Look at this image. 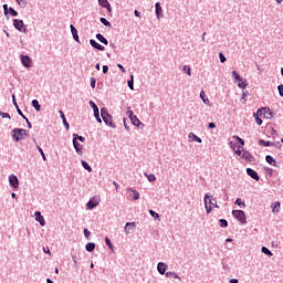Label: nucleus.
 <instances>
[{"label": "nucleus", "instance_id": "a18cd8bd", "mask_svg": "<svg viewBox=\"0 0 283 283\" xmlns=\"http://www.w3.org/2000/svg\"><path fill=\"white\" fill-rule=\"evenodd\" d=\"M149 216H151V218H154L155 220H160V214H158L156 211L154 210H148Z\"/></svg>", "mask_w": 283, "mask_h": 283}, {"label": "nucleus", "instance_id": "6e6d98bb", "mask_svg": "<svg viewBox=\"0 0 283 283\" xmlns=\"http://www.w3.org/2000/svg\"><path fill=\"white\" fill-rule=\"evenodd\" d=\"M11 98L15 109H19V103H17V95L12 94Z\"/></svg>", "mask_w": 283, "mask_h": 283}, {"label": "nucleus", "instance_id": "20e7f679", "mask_svg": "<svg viewBox=\"0 0 283 283\" xmlns=\"http://www.w3.org/2000/svg\"><path fill=\"white\" fill-rule=\"evenodd\" d=\"M13 27L18 32H24V34L28 32V28H25V23H23V20L14 19L13 20Z\"/></svg>", "mask_w": 283, "mask_h": 283}, {"label": "nucleus", "instance_id": "e2e57ef3", "mask_svg": "<svg viewBox=\"0 0 283 283\" xmlns=\"http://www.w3.org/2000/svg\"><path fill=\"white\" fill-rule=\"evenodd\" d=\"M72 261L75 269H78V262L76 261V255H72Z\"/></svg>", "mask_w": 283, "mask_h": 283}, {"label": "nucleus", "instance_id": "f3484780", "mask_svg": "<svg viewBox=\"0 0 283 283\" xmlns=\"http://www.w3.org/2000/svg\"><path fill=\"white\" fill-rule=\"evenodd\" d=\"M90 45L94 48L95 50H98L99 52H103L105 50V46H103L101 43L96 42V40L91 39L90 40Z\"/></svg>", "mask_w": 283, "mask_h": 283}, {"label": "nucleus", "instance_id": "5701e85b", "mask_svg": "<svg viewBox=\"0 0 283 283\" xmlns=\"http://www.w3.org/2000/svg\"><path fill=\"white\" fill-rule=\"evenodd\" d=\"M60 118L62 119V123L65 127V129H70V123H67V118L65 117V113L63 111H59Z\"/></svg>", "mask_w": 283, "mask_h": 283}, {"label": "nucleus", "instance_id": "13d9d810", "mask_svg": "<svg viewBox=\"0 0 283 283\" xmlns=\"http://www.w3.org/2000/svg\"><path fill=\"white\" fill-rule=\"evenodd\" d=\"M92 235V232H90V230L87 228L84 229V237L86 238V240H90Z\"/></svg>", "mask_w": 283, "mask_h": 283}, {"label": "nucleus", "instance_id": "69168bd1", "mask_svg": "<svg viewBox=\"0 0 283 283\" xmlns=\"http://www.w3.org/2000/svg\"><path fill=\"white\" fill-rule=\"evenodd\" d=\"M118 70H120V72H123V74H125V72H127V70H125V66H123V64H117Z\"/></svg>", "mask_w": 283, "mask_h": 283}, {"label": "nucleus", "instance_id": "09e8293b", "mask_svg": "<svg viewBox=\"0 0 283 283\" xmlns=\"http://www.w3.org/2000/svg\"><path fill=\"white\" fill-rule=\"evenodd\" d=\"M129 90L134 91V74L130 75V78L127 82Z\"/></svg>", "mask_w": 283, "mask_h": 283}, {"label": "nucleus", "instance_id": "1a4fd4ad", "mask_svg": "<svg viewBox=\"0 0 283 283\" xmlns=\"http://www.w3.org/2000/svg\"><path fill=\"white\" fill-rule=\"evenodd\" d=\"M241 158H243V160H247V163H255V157H253V155H251L249 150H243Z\"/></svg>", "mask_w": 283, "mask_h": 283}, {"label": "nucleus", "instance_id": "4468645a", "mask_svg": "<svg viewBox=\"0 0 283 283\" xmlns=\"http://www.w3.org/2000/svg\"><path fill=\"white\" fill-rule=\"evenodd\" d=\"M247 174L252 178V180H255L256 182L260 181V175L254 169L247 168Z\"/></svg>", "mask_w": 283, "mask_h": 283}, {"label": "nucleus", "instance_id": "79ce46f5", "mask_svg": "<svg viewBox=\"0 0 283 283\" xmlns=\"http://www.w3.org/2000/svg\"><path fill=\"white\" fill-rule=\"evenodd\" d=\"M99 21L103 25H105V28H112V22H109L107 19L101 18Z\"/></svg>", "mask_w": 283, "mask_h": 283}, {"label": "nucleus", "instance_id": "6e6552de", "mask_svg": "<svg viewBox=\"0 0 283 283\" xmlns=\"http://www.w3.org/2000/svg\"><path fill=\"white\" fill-rule=\"evenodd\" d=\"M98 205H99L98 199H95L94 197H92L86 203V209H88V211H92V209H95V207H98Z\"/></svg>", "mask_w": 283, "mask_h": 283}, {"label": "nucleus", "instance_id": "aec40b11", "mask_svg": "<svg viewBox=\"0 0 283 283\" xmlns=\"http://www.w3.org/2000/svg\"><path fill=\"white\" fill-rule=\"evenodd\" d=\"M98 4L102 8H105L107 10V12H112V4H109L108 0H98Z\"/></svg>", "mask_w": 283, "mask_h": 283}, {"label": "nucleus", "instance_id": "f257e3e1", "mask_svg": "<svg viewBox=\"0 0 283 283\" xmlns=\"http://www.w3.org/2000/svg\"><path fill=\"white\" fill-rule=\"evenodd\" d=\"M101 117L102 120L107 125V127H111L112 129H116V123H114V116L109 115V111H107V107L101 108Z\"/></svg>", "mask_w": 283, "mask_h": 283}, {"label": "nucleus", "instance_id": "7c9ffc66", "mask_svg": "<svg viewBox=\"0 0 283 283\" xmlns=\"http://www.w3.org/2000/svg\"><path fill=\"white\" fill-rule=\"evenodd\" d=\"M259 145H261V147H273V143L272 142H266L264 139H259Z\"/></svg>", "mask_w": 283, "mask_h": 283}, {"label": "nucleus", "instance_id": "f03ea898", "mask_svg": "<svg viewBox=\"0 0 283 283\" xmlns=\"http://www.w3.org/2000/svg\"><path fill=\"white\" fill-rule=\"evenodd\" d=\"M12 134V138L15 140V143H19L21 140H23V138H25V136H28V130L24 128H13L11 130Z\"/></svg>", "mask_w": 283, "mask_h": 283}, {"label": "nucleus", "instance_id": "4d7b16f0", "mask_svg": "<svg viewBox=\"0 0 283 283\" xmlns=\"http://www.w3.org/2000/svg\"><path fill=\"white\" fill-rule=\"evenodd\" d=\"M105 244L108 247V249H114V245L112 244V240H109L107 237L105 238Z\"/></svg>", "mask_w": 283, "mask_h": 283}, {"label": "nucleus", "instance_id": "c9c22d12", "mask_svg": "<svg viewBox=\"0 0 283 283\" xmlns=\"http://www.w3.org/2000/svg\"><path fill=\"white\" fill-rule=\"evenodd\" d=\"M129 191L133 193V200H140V192L138 190L130 188Z\"/></svg>", "mask_w": 283, "mask_h": 283}, {"label": "nucleus", "instance_id": "f704fd0d", "mask_svg": "<svg viewBox=\"0 0 283 283\" xmlns=\"http://www.w3.org/2000/svg\"><path fill=\"white\" fill-rule=\"evenodd\" d=\"M200 98L205 103V105H209L210 101L209 98H207V94L205 93V91L200 92Z\"/></svg>", "mask_w": 283, "mask_h": 283}, {"label": "nucleus", "instance_id": "58836bf2", "mask_svg": "<svg viewBox=\"0 0 283 283\" xmlns=\"http://www.w3.org/2000/svg\"><path fill=\"white\" fill-rule=\"evenodd\" d=\"M230 147L233 149V151H234V154H237V156H240V158H242L243 150H241L240 148H238L235 150V147H233V142H230Z\"/></svg>", "mask_w": 283, "mask_h": 283}, {"label": "nucleus", "instance_id": "ea45409f", "mask_svg": "<svg viewBox=\"0 0 283 283\" xmlns=\"http://www.w3.org/2000/svg\"><path fill=\"white\" fill-rule=\"evenodd\" d=\"M261 253H264V255H269V258H272L273 255V252H271L266 247L261 248Z\"/></svg>", "mask_w": 283, "mask_h": 283}, {"label": "nucleus", "instance_id": "774afa93", "mask_svg": "<svg viewBox=\"0 0 283 283\" xmlns=\"http://www.w3.org/2000/svg\"><path fill=\"white\" fill-rule=\"evenodd\" d=\"M240 281L238 279H230L229 283H239Z\"/></svg>", "mask_w": 283, "mask_h": 283}, {"label": "nucleus", "instance_id": "5fc2aeb1", "mask_svg": "<svg viewBox=\"0 0 283 283\" xmlns=\"http://www.w3.org/2000/svg\"><path fill=\"white\" fill-rule=\"evenodd\" d=\"M126 114H127L129 120H132V118L136 116V115H134V111H132L130 107H128Z\"/></svg>", "mask_w": 283, "mask_h": 283}, {"label": "nucleus", "instance_id": "338daca9", "mask_svg": "<svg viewBox=\"0 0 283 283\" xmlns=\"http://www.w3.org/2000/svg\"><path fill=\"white\" fill-rule=\"evenodd\" d=\"M268 176H273V168H265Z\"/></svg>", "mask_w": 283, "mask_h": 283}, {"label": "nucleus", "instance_id": "393cba45", "mask_svg": "<svg viewBox=\"0 0 283 283\" xmlns=\"http://www.w3.org/2000/svg\"><path fill=\"white\" fill-rule=\"evenodd\" d=\"M208 206L214 207V209H220V206H218V201L211 195H210V198L208 199Z\"/></svg>", "mask_w": 283, "mask_h": 283}, {"label": "nucleus", "instance_id": "e433bc0d", "mask_svg": "<svg viewBox=\"0 0 283 283\" xmlns=\"http://www.w3.org/2000/svg\"><path fill=\"white\" fill-rule=\"evenodd\" d=\"M166 277H174L175 280H179V281L182 280L176 272H166Z\"/></svg>", "mask_w": 283, "mask_h": 283}, {"label": "nucleus", "instance_id": "ddd939ff", "mask_svg": "<svg viewBox=\"0 0 283 283\" xmlns=\"http://www.w3.org/2000/svg\"><path fill=\"white\" fill-rule=\"evenodd\" d=\"M21 63L23 67H32V59L29 55H21Z\"/></svg>", "mask_w": 283, "mask_h": 283}, {"label": "nucleus", "instance_id": "b1692460", "mask_svg": "<svg viewBox=\"0 0 283 283\" xmlns=\"http://www.w3.org/2000/svg\"><path fill=\"white\" fill-rule=\"evenodd\" d=\"M132 125L135 127H145V124L138 119V117L135 115L133 118H130Z\"/></svg>", "mask_w": 283, "mask_h": 283}, {"label": "nucleus", "instance_id": "bf43d9fd", "mask_svg": "<svg viewBox=\"0 0 283 283\" xmlns=\"http://www.w3.org/2000/svg\"><path fill=\"white\" fill-rule=\"evenodd\" d=\"M219 59L221 63H227V56H224V53L220 52L219 53Z\"/></svg>", "mask_w": 283, "mask_h": 283}, {"label": "nucleus", "instance_id": "37998d69", "mask_svg": "<svg viewBox=\"0 0 283 283\" xmlns=\"http://www.w3.org/2000/svg\"><path fill=\"white\" fill-rule=\"evenodd\" d=\"M253 116H254V120L256 123V125H262V118H260V113H253Z\"/></svg>", "mask_w": 283, "mask_h": 283}, {"label": "nucleus", "instance_id": "8fccbe9b", "mask_svg": "<svg viewBox=\"0 0 283 283\" xmlns=\"http://www.w3.org/2000/svg\"><path fill=\"white\" fill-rule=\"evenodd\" d=\"M94 116L97 123H103V119L101 118V111L95 112Z\"/></svg>", "mask_w": 283, "mask_h": 283}, {"label": "nucleus", "instance_id": "c756f323", "mask_svg": "<svg viewBox=\"0 0 283 283\" xmlns=\"http://www.w3.org/2000/svg\"><path fill=\"white\" fill-rule=\"evenodd\" d=\"M232 138L237 140V143H239V149H242V147H244V139H242V137L234 135Z\"/></svg>", "mask_w": 283, "mask_h": 283}, {"label": "nucleus", "instance_id": "bb28decb", "mask_svg": "<svg viewBox=\"0 0 283 283\" xmlns=\"http://www.w3.org/2000/svg\"><path fill=\"white\" fill-rule=\"evenodd\" d=\"M281 207H282V205L280 203V201L273 202L271 205L272 213H280V208Z\"/></svg>", "mask_w": 283, "mask_h": 283}, {"label": "nucleus", "instance_id": "39448f33", "mask_svg": "<svg viewBox=\"0 0 283 283\" xmlns=\"http://www.w3.org/2000/svg\"><path fill=\"white\" fill-rule=\"evenodd\" d=\"M2 8H3L4 17H8V14H11V17H19V12L14 10V8L8 7V4H3Z\"/></svg>", "mask_w": 283, "mask_h": 283}, {"label": "nucleus", "instance_id": "4c0bfd02", "mask_svg": "<svg viewBox=\"0 0 283 283\" xmlns=\"http://www.w3.org/2000/svg\"><path fill=\"white\" fill-rule=\"evenodd\" d=\"M144 176H146L148 182H156V175L154 174L148 175L147 172H145Z\"/></svg>", "mask_w": 283, "mask_h": 283}, {"label": "nucleus", "instance_id": "c03bdc74", "mask_svg": "<svg viewBox=\"0 0 283 283\" xmlns=\"http://www.w3.org/2000/svg\"><path fill=\"white\" fill-rule=\"evenodd\" d=\"M219 224L221 229H227V227H229V221H227V219H220Z\"/></svg>", "mask_w": 283, "mask_h": 283}, {"label": "nucleus", "instance_id": "864d4df0", "mask_svg": "<svg viewBox=\"0 0 283 283\" xmlns=\"http://www.w3.org/2000/svg\"><path fill=\"white\" fill-rule=\"evenodd\" d=\"M247 85H249L248 83H247V81H244V82H239L238 83V87H240V90H247Z\"/></svg>", "mask_w": 283, "mask_h": 283}, {"label": "nucleus", "instance_id": "2f4dec72", "mask_svg": "<svg viewBox=\"0 0 283 283\" xmlns=\"http://www.w3.org/2000/svg\"><path fill=\"white\" fill-rule=\"evenodd\" d=\"M32 107H34L35 112H41V104H39V99H32Z\"/></svg>", "mask_w": 283, "mask_h": 283}, {"label": "nucleus", "instance_id": "052dcab7", "mask_svg": "<svg viewBox=\"0 0 283 283\" xmlns=\"http://www.w3.org/2000/svg\"><path fill=\"white\" fill-rule=\"evenodd\" d=\"M91 87H92V90L96 88V78L95 77H91Z\"/></svg>", "mask_w": 283, "mask_h": 283}, {"label": "nucleus", "instance_id": "473e14b6", "mask_svg": "<svg viewBox=\"0 0 283 283\" xmlns=\"http://www.w3.org/2000/svg\"><path fill=\"white\" fill-rule=\"evenodd\" d=\"M81 165L86 171H88V174H92V166H90L87 161L81 160Z\"/></svg>", "mask_w": 283, "mask_h": 283}, {"label": "nucleus", "instance_id": "9b49d317", "mask_svg": "<svg viewBox=\"0 0 283 283\" xmlns=\"http://www.w3.org/2000/svg\"><path fill=\"white\" fill-rule=\"evenodd\" d=\"M265 163H268V165H271L272 167H276L277 169H280V163H277L275 158H273V156L271 155L265 156Z\"/></svg>", "mask_w": 283, "mask_h": 283}, {"label": "nucleus", "instance_id": "412c9836", "mask_svg": "<svg viewBox=\"0 0 283 283\" xmlns=\"http://www.w3.org/2000/svg\"><path fill=\"white\" fill-rule=\"evenodd\" d=\"M155 13L157 19H161L163 17V7L160 6V2L155 3Z\"/></svg>", "mask_w": 283, "mask_h": 283}, {"label": "nucleus", "instance_id": "49530a36", "mask_svg": "<svg viewBox=\"0 0 283 283\" xmlns=\"http://www.w3.org/2000/svg\"><path fill=\"white\" fill-rule=\"evenodd\" d=\"M36 149L39 151V154L41 155L42 157V160H48V157H45V153L43 151V148H41V146L36 145Z\"/></svg>", "mask_w": 283, "mask_h": 283}, {"label": "nucleus", "instance_id": "a19ab883", "mask_svg": "<svg viewBox=\"0 0 283 283\" xmlns=\"http://www.w3.org/2000/svg\"><path fill=\"white\" fill-rule=\"evenodd\" d=\"M73 140H75V142L80 140V143H85V137H83L78 134H73Z\"/></svg>", "mask_w": 283, "mask_h": 283}, {"label": "nucleus", "instance_id": "603ef678", "mask_svg": "<svg viewBox=\"0 0 283 283\" xmlns=\"http://www.w3.org/2000/svg\"><path fill=\"white\" fill-rule=\"evenodd\" d=\"M182 70L185 72V74H187L188 76H191V67L184 65Z\"/></svg>", "mask_w": 283, "mask_h": 283}, {"label": "nucleus", "instance_id": "0e129e2a", "mask_svg": "<svg viewBox=\"0 0 283 283\" xmlns=\"http://www.w3.org/2000/svg\"><path fill=\"white\" fill-rule=\"evenodd\" d=\"M279 95L283 97V84L277 86Z\"/></svg>", "mask_w": 283, "mask_h": 283}, {"label": "nucleus", "instance_id": "de8ad7c7", "mask_svg": "<svg viewBox=\"0 0 283 283\" xmlns=\"http://www.w3.org/2000/svg\"><path fill=\"white\" fill-rule=\"evenodd\" d=\"M88 105H90V107H92V109H93L94 113H95V112H99V111H98V105H96V103H95L94 101H90V102H88Z\"/></svg>", "mask_w": 283, "mask_h": 283}, {"label": "nucleus", "instance_id": "9d476101", "mask_svg": "<svg viewBox=\"0 0 283 283\" xmlns=\"http://www.w3.org/2000/svg\"><path fill=\"white\" fill-rule=\"evenodd\" d=\"M168 265L165 262L157 263V271L159 275H165L167 273Z\"/></svg>", "mask_w": 283, "mask_h": 283}, {"label": "nucleus", "instance_id": "a211bd4d", "mask_svg": "<svg viewBox=\"0 0 283 283\" xmlns=\"http://www.w3.org/2000/svg\"><path fill=\"white\" fill-rule=\"evenodd\" d=\"M70 29H71V34H72L74 41H76V43H81V40L78 39V31L76 30V27H74V24H71Z\"/></svg>", "mask_w": 283, "mask_h": 283}, {"label": "nucleus", "instance_id": "3c124183", "mask_svg": "<svg viewBox=\"0 0 283 283\" xmlns=\"http://www.w3.org/2000/svg\"><path fill=\"white\" fill-rule=\"evenodd\" d=\"M19 116H21V118H23V120H28V117L23 114V111H21V108L18 106V108H15Z\"/></svg>", "mask_w": 283, "mask_h": 283}, {"label": "nucleus", "instance_id": "423d86ee", "mask_svg": "<svg viewBox=\"0 0 283 283\" xmlns=\"http://www.w3.org/2000/svg\"><path fill=\"white\" fill-rule=\"evenodd\" d=\"M258 114H263L264 118H273L274 114L269 107H263L258 109Z\"/></svg>", "mask_w": 283, "mask_h": 283}, {"label": "nucleus", "instance_id": "cd10ccee", "mask_svg": "<svg viewBox=\"0 0 283 283\" xmlns=\"http://www.w3.org/2000/svg\"><path fill=\"white\" fill-rule=\"evenodd\" d=\"M94 249H96V243H94V242H88V243H86L85 250H86L88 253H93Z\"/></svg>", "mask_w": 283, "mask_h": 283}, {"label": "nucleus", "instance_id": "c85d7f7f", "mask_svg": "<svg viewBox=\"0 0 283 283\" xmlns=\"http://www.w3.org/2000/svg\"><path fill=\"white\" fill-rule=\"evenodd\" d=\"M234 205H237V207H240V209H247V203L242 201L241 198H237Z\"/></svg>", "mask_w": 283, "mask_h": 283}, {"label": "nucleus", "instance_id": "a878e982", "mask_svg": "<svg viewBox=\"0 0 283 283\" xmlns=\"http://www.w3.org/2000/svg\"><path fill=\"white\" fill-rule=\"evenodd\" d=\"M96 39L99 41V43H103V45H109V41H107V38H105L103 34L97 33Z\"/></svg>", "mask_w": 283, "mask_h": 283}, {"label": "nucleus", "instance_id": "680f3d73", "mask_svg": "<svg viewBox=\"0 0 283 283\" xmlns=\"http://www.w3.org/2000/svg\"><path fill=\"white\" fill-rule=\"evenodd\" d=\"M0 116H1V118H9V120H10V118H12V117L9 115V113H3V112H1V111H0Z\"/></svg>", "mask_w": 283, "mask_h": 283}, {"label": "nucleus", "instance_id": "dca6fc26", "mask_svg": "<svg viewBox=\"0 0 283 283\" xmlns=\"http://www.w3.org/2000/svg\"><path fill=\"white\" fill-rule=\"evenodd\" d=\"M34 216L36 222H39L41 227H45V218L41 214V211H35Z\"/></svg>", "mask_w": 283, "mask_h": 283}, {"label": "nucleus", "instance_id": "72a5a7b5", "mask_svg": "<svg viewBox=\"0 0 283 283\" xmlns=\"http://www.w3.org/2000/svg\"><path fill=\"white\" fill-rule=\"evenodd\" d=\"M232 77L234 78V82L242 83V76H240V73L237 71H232Z\"/></svg>", "mask_w": 283, "mask_h": 283}, {"label": "nucleus", "instance_id": "2eb2a0df", "mask_svg": "<svg viewBox=\"0 0 283 283\" xmlns=\"http://www.w3.org/2000/svg\"><path fill=\"white\" fill-rule=\"evenodd\" d=\"M134 229H136V222H126L125 227H124V231L126 233V235H129V233H132V231H134Z\"/></svg>", "mask_w": 283, "mask_h": 283}, {"label": "nucleus", "instance_id": "0eeeda50", "mask_svg": "<svg viewBox=\"0 0 283 283\" xmlns=\"http://www.w3.org/2000/svg\"><path fill=\"white\" fill-rule=\"evenodd\" d=\"M9 185L10 187H13V189H19V177H17L15 175H10Z\"/></svg>", "mask_w": 283, "mask_h": 283}, {"label": "nucleus", "instance_id": "7ed1b4c3", "mask_svg": "<svg viewBox=\"0 0 283 283\" xmlns=\"http://www.w3.org/2000/svg\"><path fill=\"white\" fill-rule=\"evenodd\" d=\"M232 216L241 224H247V214L244 213L243 210H232Z\"/></svg>", "mask_w": 283, "mask_h": 283}, {"label": "nucleus", "instance_id": "f8f14e48", "mask_svg": "<svg viewBox=\"0 0 283 283\" xmlns=\"http://www.w3.org/2000/svg\"><path fill=\"white\" fill-rule=\"evenodd\" d=\"M209 198H211V193H206L203 197L207 213H211V211H213V207L209 206Z\"/></svg>", "mask_w": 283, "mask_h": 283}, {"label": "nucleus", "instance_id": "6ab92c4d", "mask_svg": "<svg viewBox=\"0 0 283 283\" xmlns=\"http://www.w3.org/2000/svg\"><path fill=\"white\" fill-rule=\"evenodd\" d=\"M73 147H74L76 154H78V156H81V154H83V145H81V143L76 142V139H73Z\"/></svg>", "mask_w": 283, "mask_h": 283}, {"label": "nucleus", "instance_id": "4be33fe9", "mask_svg": "<svg viewBox=\"0 0 283 283\" xmlns=\"http://www.w3.org/2000/svg\"><path fill=\"white\" fill-rule=\"evenodd\" d=\"M189 143H202V138L198 137L195 133H189Z\"/></svg>", "mask_w": 283, "mask_h": 283}]
</instances>
